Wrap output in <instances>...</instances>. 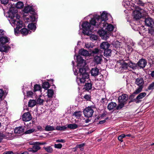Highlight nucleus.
Masks as SVG:
<instances>
[{
    "label": "nucleus",
    "instance_id": "36",
    "mask_svg": "<svg viewBox=\"0 0 154 154\" xmlns=\"http://www.w3.org/2000/svg\"><path fill=\"white\" fill-rule=\"evenodd\" d=\"M42 86L43 88L47 90L49 87V83L48 82H44L43 83Z\"/></svg>",
    "mask_w": 154,
    "mask_h": 154
},
{
    "label": "nucleus",
    "instance_id": "58",
    "mask_svg": "<svg viewBox=\"0 0 154 154\" xmlns=\"http://www.w3.org/2000/svg\"><path fill=\"white\" fill-rule=\"evenodd\" d=\"M33 94V92L31 91H28L27 92V95L29 97L31 96Z\"/></svg>",
    "mask_w": 154,
    "mask_h": 154
},
{
    "label": "nucleus",
    "instance_id": "41",
    "mask_svg": "<svg viewBox=\"0 0 154 154\" xmlns=\"http://www.w3.org/2000/svg\"><path fill=\"white\" fill-rule=\"evenodd\" d=\"M119 104L116 107V109L119 110L121 109L125 105V103H119Z\"/></svg>",
    "mask_w": 154,
    "mask_h": 154
},
{
    "label": "nucleus",
    "instance_id": "46",
    "mask_svg": "<svg viewBox=\"0 0 154 154\" xmlns=\"http://www.w3.org/2000/svg\"><path fill=\"white\" fill-rule=\"evenodd\" d=\"M149 32L151 35H154V28L151 27L149 30Z\"/></svg>",
    "mask_w": 154,
    "mask_h": 154
},
{
    "label": "nucleus",
    "instance_id": "7",
    "mask_svg": "<svg viewBox=\"0 0 154 154\" xmlns=\"http://www.w3.org/2000/svg\"><path fill=\"white\" fill-rule=\"evenodd\" d=\"M102 29L98 30V33L103 39L106 40L109 38L110 35V33L107 32L105 29L104 30V28Z\"/></svg>",
    "mask_w": 154,
    "mask_h": 154
},
{
    "label": "nucleus",
    "instance_id": "63",
    "mask_svg": "<svg viewBox=\"0 0 154 154\" xmlns=\"http://www.w3.org/2000/svg\"><path fill=\"white\" fill-rule=\"evenodd\" d=\"M5 32L2 30L0 29V36L5 34Z\"/></svg>",
    "mask_w": 154,
    "mask_h": 154
},
{
    "label": "nucleus",
    "instance_id": "2",
    "mask_svg": "<svg viewBox=\"0 0 154 154\" xmlns=\"http://www.w3.org/2000/svg\"><path fill=\"white\" fill-rule=\"evenodd\" d=\"M108 14L107 13L103 12L101 16H96L91 20V23L94 26H97V27H104L107 24L106 20H108Z\"/></svg>",
    "mask_w": 154,
    "mask_h": 154
},
{
    "label": "nucleus",
    "instance_id": "39",
    "mask_svg": "<svg viewBox=\"0 0 154 154\" xmlns=\"http://www.w3.org/2000/svg\"><path fill=\"white\" fill-rule=\"evenodd\" d=\"M54 94V91L52 90L49 89L48 91V96L49 97H52Z\"/></svg>",
    "mask_w": 154,
    "mask_h": 154
},
{
    "label": "nucleus",
    "instance_id": "31",
    "mask_svg": "<svg viewBox=\"0 0 154 154\" xmlns=\"http://www.w3.org/2000/svg\"><path fill=\"white\" fill-rule=\"evenodd\" d=\"M67 128L71 129H75L78 128V125L76 124H70L67 125Z\"/></svg>",
    "mask_w": 154,
    "mask_h": 154
},
{
    "label": "nucleus",
    "instance_id": "44",
    "mask_svg": "<svg viewBox=\"0 0 154 154\" xmlns=\"http://www.w3.org/2000/svg\"><path fill=\"white\" fill-rule=\"evenodd\" d=\"M135 3L140 6H143L144 3H143L141 0H135Z\"/></svg>",
    "mask_w": 154,
    "mask_h": 154
},
{
    "label": "nucleus",
    "instance_id": "34",
    "mask_svg": "<svg viewBox=\"0 0 154 154\" xmlns=\"http://www.w3.org/2000/svg\"><path fill=\"white\" fill-rule=\"evenodd\" d=\"M67 128V127L66 126H57L56 127L55 130L58 131L64 130Z\"/></svg>",
    "mask_w": 154,
    "mask_h": 154
},
{
    "label": "nucleus",
    "instance_id": "61",
    "mask_svg": "<svg viewBox=\"0 0 154 154\" xmlns=\"http://www.w3.org/2000/svg\"><path fill=\"white\" fill-rule=\"evenodd\" d=\"M99 51V50L97 48H95L93 51L92 52L94 54H96Z\"/></svg>",
    "mask_w": 154,
    "mask_h": 154
},
{
    "label": "nucleus",
    "instance_id": "32",
    "mask_svg": "<svg viewBox=\"0 0 154 154\" xmlns=\"http://www.w3.org/2000/svg\"><path fill=\"white\" fill-rule=\"evenodd\" d=\"M28 28L29 29L32 30H35L36 28L35 24L32 23L29 24Z\"/></svg>",
    "mask_w": 154,
    "mask_h": 154
},
{
    "label": "nucleus",
    "instance_id": "23",
    "mask_svg": "<svg viewBox=\"0 0 154 154\" xmlns=\"http://www.w3.org/2000/svg\"><path fill=\"white\" fill-rule=\"evenodd\" d=\"M80 54L84 56H87L88 55V52L87 51L84 49L80 50L79 52Z\"/></svg>",
    "mask_w": 154,
    "mask_h": 154
},
{
    "label": "nucleus",
    "instance_id": "24",
    "mask_svg": "<svg viewBox=\"0 0 154 154\" xmlns=\"http://www.w3.org/2000/svg\"><path fill=\"white\" fill-rule=\"evenodd\" d=\"M116 107V103L113 102L109 103L107 106L108 109L109 110L115 109Z\"/></svg>",
    "mask_w": 154,
    "mask_h": 154
},
{
    "label": "nucleus",
    "instance_id": "10",
    "mask_svg": "<svg viewBox=\"0 0 154 154\" xmlns=\"http://www.w3.org/2000/svg\"><path fill=\"white\" fill-rule=\"evenodd\" d=\"M146 95L145 92H142L140 93L135 98L131 101L135 102L136 103H138L141 102L142 101L141 99L143 98Z\"/></svg>",
    "mask_w": 154,
    "mask_h": 154
},
{
    "label": "nucleus",
    "instance_id": "51",
    "mask_svg": "<svg viewBox=\"0 0 154 154\" xmlns=\"http://www.w3.org/2000/svg\"><path fill=\"white\" fill-rule=\"evenodd\" d=\"M6 48L3 45L0 44V51H5L6 50H5V48Z\"/></svg>",
    "mask_w": 154,
    "mask_h": 154
},
{
    "label": "nucleus",
    "instance_id": "12",
    "mask_svg": "<svg viewBox=\"0 0 154 154\" xmlns=\"http://www.w3.org/2000/svg\"><path fill=\"white\" fill-rule=\"evenodd\" d=\"M128 95L125 94H122L118 97V100L119 103H125L128 99Z\"/></svg>",
    "mask_w": 154,
    "mask_h": 154
},
{
    "label": "nucleus",
    "instance_id": "40",
    "mask_svg": "<svg viewBox=\"0 0 154 154\" xmlns=\"http://www.w3.org/2000/svg\"><path fill=\"white\" fill-rule=\"evenodd\" d=\"M128 67V63L124 62H123L122 63L121 66L120 68H122L125 69H127Z\"/></svg>",
    "mask_w": 154,
    "mask_h": 154
},
{
    "label": "nucleus",
    "instance_id": "50",
    "mask_svg": "<svg viewBox=\"0 0 154 154\" xmlns=\"http://www.w3.org/2000/svg\"><path fill=\"white\" fill-rule=\"evenodd\" d=\"M90 38L91 40H96L97 39V35H91L90 37Z\"/></svg>",
    "mask_w": 154,
    "mask_h": 154
},
{
    "label": "nucleus",
    "instance_id": "26",
    "mask_svg": "<svg viewBox=\"0 0 154 154\" xmlns=\"http://www.w3.org/2000/svg\"><path fill=\"white\" fill-rule=\"evenodd\" d=\"M104 55L106 57H109L111 55V51L110 49H107L104 51Z\"/></svg>",
    "mask_w": 154,
    "mask_h": 154
},
{
    "label": "nucleus",
    "instance_id": "54",
    "mask_svg": "<svg viewBox=\"0 0 154 154\" xmlns=\"http://www.w3.org/2000/svg\"><path fill=\"white\" fill-rule=\"evenodd\" d=\"M121 43L119 41H116V48H120L121 47Z\"/></svg>",
    "mask_w": 154,
    "mask_h": 154
},
{
    "label": "nucleus",
    "instance_id": "64",
    "mask_svg": "<svg viewBox=\"0 0 154 154\" xmlns=\"http://www.w3.org/2000/svg\"><path fill=\"white\" fill-rule=\"evenodd\" d=\"M3 154H13V152L12 151H6L5 152H4Z\"/></svg>",
    "mask_w": 154,
    "mask_h": 154
},
{
    "label": "nucleus",
    "instance_id": "38",
    "mask_svg": "<svg viewBox=\"0 0 154 154\" xmlns=\"http://www.w3.org/2000/svg\"><path fill=\"white\" fill-rule=\"evenodd\" d=\"M20 32L21 34L24 35H27L29 32L28 30L26 28H23L21 29Z\"/></svg>",
    "mask_w": 154,
    "mask_h": 154
},
{
    "label": "nucleus",
    "instance_id": "42",
    "mask_svg": "<svg viewBox=\"0 0 154 154\" xmlns=\"http://www.w3.org/2000/svg\"><path fill=\"white\" fill-rule=\"evenodd\" d=\"M85 145V144L84 143L82 144L78 145H76L77 147L79 148L81 151H83L84 149V146Z\"/></svg>",
    "mask_w": 154,
    "mask_h": 154
},
{
    "label": "nucleus",
    "instance_id": "6",
    "mask_svg": "<svg viewBox=\"0 0 154 154\" xmlns=\"http://www.w3.org/2000/svg\"><path fill=\"white\" fill-rule=\"evenodd\" d=\"M90 23H89L88 22H84L82 25V28L84 29L83 31H85V30L86 31H88V32H92V30H93L94 27L92 28L91 25H92L94 26L95 28H97V26H94L92 25L90 22Z\"/></svg>",
    "mask_w": 154,
    "mask_h": 154
},
{
    "label": "nucleus",
    "instance_id": "35",
    "mask_svg": "<svg viewBox=\"0 0 154 154\" xmlns=\"http://www.w3.org/2000/svg\"><path fill=\"white\" fill-rule=\"evenodd\" d=\"M36 101L37 104L41 105L43 103L44 100L40 97H38L36 99Z\"/></svg>",
    "mask_w": 154,
    "mask_h": 154
},
{
    "label": "nucleus",
    "instance_id": "45",
    "mask_svg": "<svg viewBox=\"0 0 154 154\" xmlns=\"http://www.w3.org/2000/svg\"><path fill=\"white\" fill-rule=\"evenodd\" d=\"M82 112L80 111H78L75 112L73 115L77 117H80L82 115Z\"/></svg>",
    "mask_w": 154,
    "mask_h": 154
},
{
    "label": "nucleus",
    "instance_id": "15",
    "mask_svg": "<svg viewBox=\"0 0 154 154\" xmlns=\"http://www.w3.org/2000/svg\"><path fill=\"white\" fill-rule=\"evenodd\" d=\"M102 61L101 56H95L94 59V61L95 64H100L101 63Z\"/></svg>",
    "mask_w": 154,
    "mask_h": 154
},
{
    "label": "nucleus",
    "instance_id": "17",
    "mask_svg": "<svg viewBox=\"0 0 154 154\" xmlns=\"http://www.w3.org/2000/svg\"><path fill=\"white\" fill-rule=\"evenodd\" d=\"M24 127L21 126L16 128L14 130V133L17 134H22L24 131Z\"/></svg>",
    "mask_w": 154,
    "mask_h": 154
},
{
    "label": "nucleus",
    "instance_id": "47",
    "mask_svg": "<svg viewBox=\"0 0 154 154\" xmlns=\"http://www.w3.org/2000/svg\"><path fill=\"white\" fill-rule=\"evenodd\" d=\"M154 89V82L150 84L148 87V89L149 90H152Z\"/></svg>",
    "mask_w": 154,
    "mask_h": 154
},
{
    "label": "nucleus",
    "instance_id": "59",
    "mask_svg": "<svg viewBox=\"0 0 154 154\" xmlns=\"http://www.w3.org/2000/svg\"><path fill=\"white\" fill-rule=\"evenodd\" d=\"M85 46L86 48H88L92 47V46L91 45V44L90 43L86 44L85 45Z\"/></svg>",
    "mask_w": 154,
    "mask_h": 154
},
{
    "label": "nucleus",
    "instance_id": "43",
    "mask_svg": "<svg viewBox=\"0 0 154 154\" xmlns=\"http://www.w3.org/2000/svg\"><path fill=\"white\" fill-rule=\"evenodd\" d=\"M41 89V87L40 85L36 84L34 86V90L35 91L40 90Z\"/></svg>",
    "mask_w": 154,
    "mask_h": 154
},
{
    "label": "nucleus",
    "instance_id": "49",
    "mask_svg": "<svg viewBox=\"0 0 154 154\" xmlns=\"http://www.w3.org/2000/svg\"><path fill=\"white\" fill-rule=\"evenodd\" d=\"M125 137V135L124 134H122L120 135L118 137V139L119 140L121 141V142L123 141L122 139L124 137Z\"/></svg>",
    "mask_w": 154,
    "mask_h": 154
},
{
    "label": "nucleus",
    "instance_id": "57",
    "mask_svg": "<svg viewBox=\"0 0 154 154\" xmlns=\"http://www.w3.org/2000/svg\"><path fill=\"white\" fill-rule=\"evenodd\" d=\"M84 98L87 100H89L90 99V96L88 95H86L84 96Z\"/></svg>",
    "mask_w": 154,
    "mask_h": 154
},
{
    "label": "nucleus",
    "instance_id": "20",
    "mask_svg": "<svg viewBox=\"0 0 154 154\" xmlns=\"http://www.w3.org/2000/svg\"><path fill=\"white\" fill-rule=\"evenodd\" d=\"M101 49L106 50L108 49L109 47V44L106 42H104L102 43L100 46Z\"/></svg>",
    "mask_w": 154,
    "mask_h": 154
},
{
    "label": "nucleus",
    "instance_id": "56",
    "mask_svg": "<svg viewBox=\"0 0 154 154\" xmlns=\"http://www.w3.org/2000/svg\"><path fill=\"white\" fill-rule=\"evenodd\" d=\"M4 95V91L2 89H0V99H1Z\"/></svg>",
    "mask_w": 154,
    "mask_h": 154
},
{
    "label": "nucleus",
    "instance_id": "25",
    "mask_svg": "<svg viewBox=\"0 0 154 154\" xmlns=\"http://www.w3.org/2000/svg\"><path fill=\"white\" fill-rule=\"evenodd\" d=\"M32 11V8L31 6H27L25 7L23 10L24 13H28L29 12Z\"/></svg>",
    "mask_w": 154,
    "mask_h": 154
},
{
    "label": "nucleus",
    "instance_id": "4",
    "mask_svg": "<svg viewBox=\"0 0 154 154\" xmlns=\"http://www.w3.org/2000/svg\"><path fill=\"white\" fill-rule=\"evenodd\" d=\"M134 83L139 87L134 92L133 94H137L142 91L143 88L144 81L143 78L139 77L135 79Z\"/></svg>",
    "mask_w": 154,
    "mask_h": 154
},
{
    "label": "nucleus",
    "instance_id": "22",
    "mask_svg": "<svg viewBox=\"0 0 154 154\" xmlns=\"http://www.w3.org/2000/svg\"><path fill=\"white\" fill-rule=\"evenodd\" d=\"M36 104V100H30L28 103V106L31 107H33Z\"/></svg>",
    "mask_w": 154,
    "mask_h": 154
},
{
    "label": "nucleus",
    "instance_id": "33",
    "mask_svg": "<svg viewBox=\"0 0 154 154\" xmlns=\"http://www.w3.org/2000/svg\"><path fill=\"white\" fill-rule=\"evenodd\" d=\"M16 7L17 8H21L23 6V3L21 2H18L16 5Z\"/></svg>",
    "mask_w": 154,
    "mask_h": 154
},
{
    "label": "nucleus",
    "instance_id": "62",
    "mask_svg": "<svg viewBox=\"0 0 154 154\" xmlns=\"http://www.w3.org/2000/svg\"><path fill=\"white\" fill-rule=\"evenodd\" d=\"M57 142L65 143V140L63 139L57 140H56Z\"/></svg>",
    "mask_w": 154,
    "mask_h": 154
},
{
    "label": "nucleus",
    "instance_id": "52",
    "mask_svg": "<svg viewBox=\"0 0 154 154\" xmlns=\"http://www.w3.org/2000/svg\"><path fill=\"white\" fill-rule=\"evenodd\" d=\"M62 145L60 143L55 144L54 145V147L60 149L62 147Z\"/></svg>",
    "mask_w": 154,
    "mask_h": 154
},
{
    "label": "nucleus",
    "instance_id": "11",
    "mask_svg": "<svg viewBox=\"0 0 154 154\" xmlns=\"http://www.w3.org/2000/svg\"><path fill=\"white\" fill-rule=\"evenodd\" d=\"M77 62L78 66L84 67L86 65L85 61L80 55L76 56Z\"/></svg>",
    "mask_w": 154,
    "mask_h": 154
},
{
    "label": "nucleus",
    "instance_id": "14",
    "mask_svg": "<svg viewBox=\"0 0 154 154\" xmlns=\"http://www.w3.org/2000/svg\"><path fill=\"white\" fill-rule=\"evenodd\" d=\"M32 117L29 112H25L22 116V119L23 121L27 122L31 120Z\"/></svg>",
    "mask_w": 154,
    "mask_h": 154
},
{
    "label": "nucleus",
    "instance_id": "28",
    "mask_svg": "<svg viewBox=\"0 0 154 154\" xmlns=\"http://www.w3.org/2000/svg\"><path fill=\"white\" fill-rule=\"evenodd\" d=\"M45 130L46 131H50L55 130L54 127L50 126V125H47L45 128Z\"/></svg>",
    "mask_w": 154,
    "mask_h": 154
},
{
    "label": "nucleus",
    "instance_id": "55",
    "mask_svg": "<svg viewBox=\"0 0 154 154\" xmlns=\"http://www.w3.org/2000/svg\"><path fill=\"white\" fill-rule=\"evenodd\" d=\"M16 26V28H14V32L15 35L17 34L19 32V29L20 28H17V26Z\"/></svg>",
    "mask_w": 154,
    "mask_h": 154
},
{
    "label": "nucleus",
    "instance_id": "27",
    "mask_svg": "<svg viewBox=\"0 0 154 154\" xmlns=\"http://www.w3.org/2000/svg\"><path fill=\"white\" fill-rule=\"evenodd\" d=\"M0 41L2 44H5L8 42L9 39L6 37H2L0 38Z\"/></svg>",
    "mask_w": 154,
    "mask_h": 154
},
{
    "label": "nucleus",
    "instance_id": "16",
    "mask_svg": "<svg viewBox=\"0 0 154 154\" xmlns=\"http://www.w3.org/2000/svg\"><path fill=\"white\" fill-rule=\"evenodd\" d=\"M146 63V61L145 60L142 59L139 61L137 64L140 68H143L145 66Z\"/></svg>",
    "mask_w": 154,
    "mask_h": 154
},
{
    "label": "nucleus",
    "instance_id": "48",
    "mask_svg": "<svg viewBox=\"0 0 154 154\" xmlns=\"http://www.w3.org/2000/svg\"><path fill=\"white\" fill-rule=\"evenodd\" d=\"M35 129L34 128L28 130L26 131L25 133L26 134H30L35 131Z\"/></svg>",
    "mask_w": 154,
    "mask_h": 154
},
{
    "label": "nucleus",
    "instance_id": "21",
    "mask_svg": "<svg viewBox=\"0 0 154 154\" xmlns=\"http://www.w3.org/2000/svg\"><path fill=\"white\" fill-rule=\"evenodd\" d=\"M99 70L97 68H94L91 70V73L92 76H95L98 75Z\"/></svg>",
    "mask_w": 154,
    "mask_h": 154
},
{
    "label": "nucleus",
    "instance_id": "13",
    "mask_svg": "<svg viewBox=\"0 0 154 154\" xmlns=\"http://www.w3.org/2000/svg\"><path fill=\"white\" fill-rule=\"evenodd\" d=\"M144 22L146 25L147 26L152 27L154 25V21L152 18L150 17L146 18Z\"/></svg>",
    "mask_w": 154,
    "mask_h": 154
},
{
    "label": "nucleus",
    "instance_id": "19",
    "mask_svg": "<svg viewBox=\"0 0 154 154\" xmlns=\"http://www.w3.org/2000/svg\"><path fill=\"white\" fill-rule=\"evenodd\" d=\"M24 21L26 22H29L31 21H35L36 20V18L35 16L33 15L29 17H26L24 19Z\"/></svg>",
    "mask_w": 154,
    "mask_h": 154
},
{
    "label": "nucleus",
    "instance_id": "60",
    "mask_svg": "<svg viewBox=\"0 0 154 154\" xmlns=\"http://www.w3.org/2000/svg\"><path fill=\"white\" fill-rule=\"evenodd\" d=\"M128 67H129L130 68H133L134 67V66H133V64L131 62H129L128 63Z\"/></svg>",
    "mask_w": 154,
    "mask_h": 154
},
{
    "label": "nucleus",
    "instance_id": "18",
    "mask_svg": "<svg viewBox=\"0 0 154 154\" xmlns=\"http://www.w3.org/2000/svg\"><path fill=\"white\" fill-rule=\"evenodd\" d=\"M101 28H104L107 32H109V33L110 31H112L113 29V26L111 24H108L107 23L106 25L104 27H100Z\"/></svg>",
    "mask_w": 154,
    "mask_h": 154
},
{
    "label": "nucleus",
    "instance_id": "53",
    "mask_svg": "<svg viewBox=\"0 0 154 154\" xmlns=\"http://www.w3.org/2000/svg\"><path fill=\"white\" fill-rule=\"evenodd\" d=\"M1 1L2 4L6 5L8 3L9 0H1Z\"/></svg>",
    "mask_w": 154,
    "mask_h": 154
},
{
    "label": "nucleus",
    "instance_id": "3",
    "mask_svg": "<svg viewBox=\"0 0 154 154\" xmlns=\"http://www.w3.org/2000/svg\"><path fill=\"white\" fill-rule=\"evenodd\" d=\"M20 16L18 14H16V16L11 18V20H10V23L14 27L17 26V28H21L23 26V23L22 21H21L19 18Z\"/></svg>",
    "mask_w": 154,
    "mask_h": 154
},
{
    "label": "nucleus",
    "instance_id": "5",
    "mask_svg": "<svg viewBox=\"0 0 154 154\" xmlns=\"http://www.w3.org/2000/svg\"><path fill=\"white\" fill-rule=\"evenodd\" d=\"M94 107L91 106L86 108L83 111L85 116L87 118L91 117L94 112Z\"/></svg>",
    "mask_w": 154,
    "mask_h": 154
},
{
    "label": "nucleus",
    "instance_id": "29",
    "mask_svg": "<svg viewBox=\"0 0 154 154\" xmlns=\"http://www.w3.org/2000/svg\"><path fill=\"white\" fill-rule=\"evenodd\" d=\"M11 134L9 133H6L5 132H0V137H8L11 135Z\"/></svg>",
    "mask_w": 154,
    "mask_h": 154
},
{
    "label": "nucleus",
    "instance_id": "9",
    "mask_svg": "<svg viewBox=\"0 0 154 154\" xmlns=\"http://www.w3.org/2000/svg\"><path fill=\"white\" fill-rule=\"evenodd\" d=\"M30 144L33 145L32 148H28L29 151L33 152H35L40 149V147L38 144V143L36 142L33 143H30Z\"/></svg>",
    "mask_w": 154,
    "mask_h": 154
},
{
    "label": "nucleus",
    "instance_id": "8",
    "mask_svg": "<svg viewBox=\"0 0 154 154\" xmlns=\"http://www.w3.org/2000/svg\"><path fill=\"white\" fill-rule=\"evenodd\" d=\"M144 10L142 9H140L139 11L135 10L134 11V19L136 20L140 19L142 17V12Z\"/></svg>",
    "mask_w": 154,
    "mask_h": 154
},
{
    "label": "nucleus",
    "instance_id": "30",
    "mask_svg": "<svg viewBox=\"0 0 154 154\" xmlns=\"http://www.w3.org/2000/svg\"><path fill=\"white\" fill-rule=\"evenodd\" d=\"M122 4L126 8H127L129 6V5L130 4L128 0H125L124 1Z\"/></svg>",
    "mask_w": 154,
    "mask_h": 154
},
{
    "label": "nucleus",
    "instance_id": "37",
    "mask_svg": "<svg viewBox=\"0 0 154 154\" xmlns=\"http://www.w3.org/2000/svg\"><path fill=\"white\" fill-rule=\"evenodd\" d=\"M44 148L48 152L51 153L52 152V148L50 146H48L46 147H44Z\"/></svg>",
    "mask_w": 154,
    "mask_h": 154
},
{
    "label": "nucleus",
    "instance_id": "1",
    "mask_svg": "<svg viewBox=\"0 0 154 154\" xmlns=\"http://www.w3.org/2000/svg\"><path fill=\"white\" fill-rule=\"evenodd\" d=\"M79 72L77 77L76 81L79 85L80 83H85L84 88L86 90H89L92 88V84L89 79V75L85 70L83 68L79 69Z\"/></svg>",
    "mask_w": 154,
    "mask_h": 154
}]
</instances>
